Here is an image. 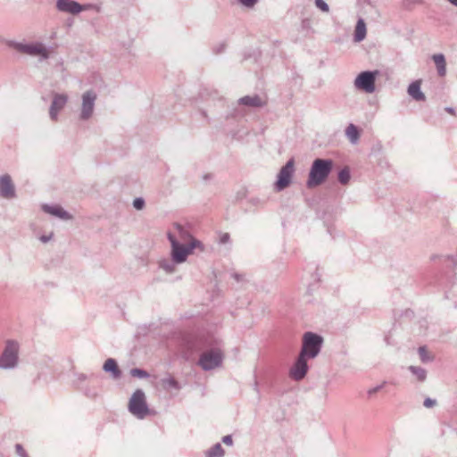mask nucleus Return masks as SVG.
Returning a JSON list of instances; mask_svg holds the SVG:
<instances>
[{
	"mask_svg": "<svg viewBox=\"0 0 457 457\" xmlns=\"http://www.w3.org/2000/svg\"><path fill=\"white\" fill-rule=\"evenodd\" d=\"M168 240L170 243V256L172 261L177 264L183 263L187 261L189 254L193 253L194 249L204 250L203 243L195 238H191L187 244H183L179 241L176 235L169 232L167 234Z\"/></svg>",
	"mask_w": 457,
	"mask_h": 457,
	"instance_id": "f257e3e1",
	"label": "nucleus"
},
{
	"mask_svg": "<svg viewBox=\"0 0 457 457\" xmlns=\"http://www.w3.org/2000/svg\"><path fill=\"white\" fill-rule=\"evenodd\" d=\"M333 168V161L330 159L317 158L313 161L309 178L307 180V187H312L319 186L325 181Z\"/></svg>",
	"mask_w": 457,
	"mask_h": 457,
	"instance_id": "f03ea898",
	"label": "nucleus"
},
{
	"mask_svg": "<svg viewBox=\"0 0 457 457\" xmlns=\"http://www.w3.org/2000/svg\"><path fill=\"white\" fill-rule=\"evenodd\" d=\"M6 45L19 53L25 54L30 56H39L42 60L49 58V52L43 43L36 42L31 44H25L13 40H9Z\"/></svg>",
	"mask_w": 457,
	"mask_h": 457,
	"instance_id": "7ed1b4c3",
	"label": "nucleus"
},
{
	"mask_svg": "<svg viewBox=\"0 0 457 457\" xmlns=\"http://www.w3.org/2000/svg\"><path fill=\"white\" fill-rule=\"evenodd\" d=\"M322 344L323 338L321 336L313 332H305L303 336L300 353L309 359H313L320 353Z\"/></svg>",
	"mask_w": 457,
	"mask_h": 457,
	"instance_id": "20e7f679",
	"label": "nucleus"
},
{
	"mask_svg": "<svg viewBox=\"0 0 457 457\" xmlns=\"http://www.w3.org/2000/svg\"><path fill=\"white\" fill-rule=\"evenodd\" d=\"M19 345L16 341L8 340L0 355V369L12 370L18 364Z\"/></svg>",
	"mask_w": 457,
	"mask_h": 457,
	"instance_id": "39448f33",
	"label": "nucleus"
},
{
	"mask_svg": "<svg viewBox=\"0 0 457 457\" xmlns=\"http://www.w3.org/2000/svg\"><path fill=\"white\" fill-rule=\"evenodd\" d=\"M129 411L137 419H144L149 413V408L143 390L137 389L133 393L129 400Z\"/></svg>",
	"mask_w": 457,
	"mask_h": 457,
	"instance_id": "423d86ee",
	"label": "nucleus"
},
{
	"mask_svg": "<svg viewBox=\"0 0 457 457\" xmlns=\"http://www.w3.org/2000/svg\"><path fill=\"white\" fill-rule=\"evenodd\" d=\"M223 353L218 349H211L203 353L198 360V365L204 370H212L222 364Z\"/></svg>",
	"mask_w": 457,
	"mask_h": 457,
	"instance_id": "0eeeda50",
	"label": "nucleus"
},
{
	"mask_svg": "<svg viewBox=\"0 0 457 457\" xmlns=\"http://www.w3.org/2000/svg\"><path fill=\"white\" fill-rule=\"evenodd\" d=\"M378 75V71H361L354 80V87L366 93H373L375 91V83Z\"/></svg>",
	"mask_w": 457,
	"mask_h": 457,
	"instance_id": "6e6552de",
	"label": "nucleus"
},
{
	"mask_svg": "<svg viewBox=\"0 0 457 457\" xmlns=\"http://www.w3.org/2000/svg\"><path fill=\"white\" fill-rule=\"evenodd\" d=\"M96 98L97 95L92 89L83 93L81 96V111L79 114V119L81 120H87L92 117Z\"/></svg>",
	"mask_w": 457,
	"mask_h": 457,
	"instance_id": "1a4fd4ad",
	"label": "nucleus"
},
{
	"mask_svg": "<svg viewBox=\"0 0 457 457\" xmlns=\"http://www.w3.org/2000/svg\"><path fill=\"white\" fill-rule=\"evenodd\" d=\"M294 166L295 161L293 158H291L280 169L278 174V179L275 183V187L277 191H282L290 185L292 176L294 173Z\"/></svg>",
	"mask_w": 457,
	"mask_h": 457,
	"instance_id": "9d476101",
	"label": "nucleus"
},
{
	"mask_svg": "<svg viewBox=\"0 0 457 457\" xmlns=\"http://www.w3.org/2000/svg\"><path fill=\"white\" fill-rule=\"evenodd\" d=\"M307 357L299 353L295 362L289 370V376L295 381L304 378L308 372Z\"/></svg>",
	"mask_w": 457,
	"mask_h": 457,
	"instance_id": "9b49d317",
	"label": "nucleus"
},
{
	"mask_svg": "<svg viewBox=\"0 0 457 457\" xmlns=\"http://www.w3.org/2000/svg\"><path fill=\"white\" fill-rule=\"evenodd\" d=\"M68 102V96L65 94L54 93L53 101L49 108L50 119L54 121L57 120L59 112L62 111Z\"/></svg>",
	"mask_w": 457,
	"mask_h": 457,
	"instance_id": "f8f14e48",
	"label": "nucleus"
},
{
	"mask_svg": "<svg viewBox=\"0 0 457 457\" xmlns=\"http://www.w3.org/2000/svg\"><path fill=\"white\" fill-rule=\"evenodd\" d=\"M56 8L62 12L78 14L80 12L87 10V5H81L79 3L73 0H57Z\"/></svg>",
	"mask_w": 457,
	"mask_h": 457,
	"instance_id": "ddd939ff",
	"label": "nucleus"
},
{
	"mask_svg": "<svg viewBox=\"0 0 457 457\" xmlns=\"http://www.w3.org/2000/svg\"><path fill=\"white\" fill-rule=\"evenodd\" d=\"M16 196L15 187L8 174L0 177V197L12 199Z\"/></svg>",
	"mask_w": 457,
	"mask_h": 457,
	"instance_id": "4468645a",
	"label": "nucleus"
},
{
	"mask_svg": "<svg viewBox=\"0 0 457 457\" xmlns=\"http://www.w3.org/2000/svg\"><path fill=\"white\" fill-rule=\"evenodd\" d=\"M43 211L52 216L57 217L63 220H69L72 219V216L66 212L61 205L58 204H44L42 206Z\"/></svg>",
	"mask_w": 457,
	"mask_h": 457,
	"instance_id": "2eb2a0df",
	"label": "nucleus"
},
{
	"mask_svg": "<svg viewBox=\"0 0 457 457\" xmlns=\"http://www.w3.org/2000/svg\"><path fill=\"white\" fill-rule=\"evenodd\" d=\"M103 370L105 372L110 373L113 379H118L122 375L116 360L112 358H109L104 361Z\"/></svg>",
	"mask_w": 457,
	"mask_h": 457,
	"instance_id": "dca6fc26",
	"label": "nucleus"
},
{
	"mask_svg": "<svg viewBox=\"0 0 457 457\" xmlns=\"http://www.w3.org/2000/svg\"><path fill=\"white\" fill-rule=\"evenodd\" d=\"M420 85L421 83L420 80H415L411 82L408 87L407 93L415 101L423 102L426 100V96L420 89Z\"/></svg>",
	"mask_w": 457,
	"mask_h": 457,
	"instance_id": "f3484780",
	"label": "nucleus"
},
{
	"mask_svg": "<svg viewBox=\"0 0 457 457\" xmlns=\"http://www.w3.org/2000/svg\"><path fill=\"white\" fill-rule=\"evenodd\" d=\"M238 103L249 107H262L265 105V102L257 95L241 97Z\"/></svg>",
	"mask_w": 457,
	"mask_h": 457,
	"instance_id": "a211bd4d",
	"label": "nucleus"
},
{
	"mask_svg": "<svg viewBox=\"0 0 457 457\" xmlns=\"http://www.w3.org/2000/svg\"><path fill=\"white\" fill-rule=\"evenodd\" d=\"M174 228L177 231L176 237L179 242H181L183 244H187L188 242L191 241V238H194L192 237V235L190 234V232L187 228H185L183 226L176 223L174 225Z\"/></svg>",
	"mask_w": 457,
	"mask_h": 457,
	"instance_id": "6ab92c4d",
	"label": "nucleus"
},
{
	"mask_svg": "<svg viewBox=\"0 0 457 457\" xmlns=\"http://www.w3.org/2000/svg\"><path fill=\"white\" fill-rule=\"evenodd\" d=\"M432 59L436 66L437 73L440 77H444L446 74L445 58L443 54H436L432 56Z\"/></svg>",
	"mask_w": 457,
	"mask_h": 457,
	"instance_id": "aec40b11",
	"label": "nucleus"
},
{
	"mask_svg": "<svg viewBox=\"0 0 457 457\" xmlns=\"http://www.w3.org/2000/svg\"><path fill=\"white\" fill-rule=\"evenodd\" d=\"M366 37V24L363 19H359L354 30V40L356 42L362 41Z\"/></svg>",
	"mask_w": 457,
	"mask_h": 457,
	"instance_id": "412c9836",
	"label": "nucleus"
},
{
	"mask_svg": "<svg viewBox=\"0 0 457 457\" xmlns=\"http://www.w3.org/2000/svg\"><path fill=\"white\" fill-rule=\"evenodd\" d=\"M345 135L349 141L355 145L358 143L360 138V131L354 124H349L345 129Z\"/></svg>",
	"mask_w": 457,
	"mask_h": 457,
	"instance_id": "4be33fe9",
	"label": "nucleus"
},
{
	"mask_svg": "<svg viewBox=\"0 0 457 457\" xmlns=\"http://www.w3.org/2000/svg\"><path fill=\"white\" fill-rule=\"evenodd\" d=\"M175 264L177 263L174 262L172 259H162L159 262V268L163 270L167 274H172L176 271Z\"/></svg>",
	"mask_w": 457,
	"mask_h": 457,
	"instance_id": "5701e85b",
	"label": "nucleus"
},
{
	"mask_svg": "<svg viewBox=\"0 0 457 457\" xmlns=\"http://www.w3.org/2000/svg\"><path fill=\"white\" fill-rule=\"evenodd\" d=\"M225 451L220 443L215 444L205 453V457H223Z\"/></svg>",
	"mask_w": 457,
	"mask_h": 457,
	"instance_id": "b1692460",
	"label": "nucleus"
},
{
	"mask_svg": "<svg viewBox=\"0 0 457 457\" xmlns=\"http://www.w3.org/2000/svg\"><path fill=\"white\" fill-rule=\"evenodd\" d=\"M409 370L416 376L418 381L424 382L427 378V370L421 367L418 366H410Z\"/></svg>",
	"mask_w": 457,
	"mask_h": 457,
	"instance_id": "393cba45",
	"label": "nucleus"
},
{
	"mask_svg": "<svg viewBox=\"0 0 457 457\" xmlns=\"http://www.w3.org/2000/svg\"><path fill=\"white\" fill-rule=\"evenodd\" d=\"M162 385L165 390H179L181 388L179 383L172 377L162 378Z\"/></svg>",
	"mask_w": 457,
	"mask_h": 457,
	"instance_id": "a878e982",
	"label": "nucleus"
},
{
	"mask_svg": "<svg viewBox=\"0 0 457 457\" xmlns=\"http://www.w3.org/2000/svg\"><path fill=\"white\" fill-rule=\"evenodd\" d=\"M95 378H96V376L94 373H91V374L77 373V374H75L74 383H75L76 386L79 388V385L84 386V383L87 380H91Z\"/></svg>",
	"mask_w": 457,
	"mask_h": 457,
	"instance_id": "bb28decb",
	"label": "nucleus"
},
{
	"mask_svg": "<svg viewBox=\"0 0 457 457\" xmlns=\"http://www.w3.org/2000/svg\"><path fill=\"white\" fill-rule=\"evenodd\" d=\"M351 179L350 170L348 167H345L338 172V181L342 185H346Z\"/></svg>",
	"mask_w": 457,
	"mask_h": 457,
	"instance_id": "cd10ccee",
	"label": "nucleus"
},
{
	"mask_svg": "<svg viewBox=\"0 0 457 457\" xmlns=\"http://www.w3.org/2000/svg\"><path fill=\"white\" fill-rule=\"evenodd\" d=\"M418 353L422 362L428 363L433 361V357L428 353L425 346H420Z\"/></svg>",
	"mask_w": 457,
	"mask_h": 457,
	"instance_id": "c85d7f7f",
	"label": "nucleus"
},
{
	"mask_svg": "<svg viewBox=\"0 0 457 457\" xmlns=\"http://www.w3.org/2000/svg\"><path fill=\"white\" fill-rule=\"evenodd\" d=\"M130 375L134 378H147L149 377V373L147 371L138 368L131 369Z\"/></svg>",
	"mask_w": 457,
	"mask_h": 457,
	"instance_id": "c756f323",
	"label": "nucleus"
},
{
	"mask_svg": "<svg viewBox=\"0 0 457 457\" xmlns=\"http://www.w3.org/2000/svg\"><path fill=\"white\" fill-rule=\"evenodd\" d=\"M79 389L81 390L85 395H87L89 398H96L97 395V393L95 389L89 388L87 386H79Z\"/></svg>",
	"mask_w": 457,
	"mask_h": 457,
	"instance_id": "7c9ffc66",
	"label": "nucleus"
},
{
	"mask_svg": "<svg viewBox=\"0 0 457 457\" xmlns=\"http://www.w3.org/2000/svg\"><path fill=\"white\" fill-rule=\"evenodd\" d=\"M315 5L323 12H329V6L324 0H314Z\"/></svg>",
	"mask_w": 457,
	"mask_h": 457,
	"instance_id": "2f4dec72",
	"label": "nucleus"
},
{
	"mask_svg": "<svg viewBox=\"0 0 457 457\" xmlns=\"http://www.w3.org/2000/svg\"><path fill=\"white\" fill-rule=\"evenodd\" d=\"M145 200L142 197H137L133 201V207L136 210H142L145 207Z\"/></svg>",
	"mask_w": 457,
	"mask_h": 457,
	"instance_id": "473e14b6",
	"label": "nucleus"
},
{
	"mask_svg": "<svg viewBox=\"0 0 457 457\" xmlns=\"http://www.w3.org/2000/svg\"><path fill=\"white\" fill-rule=\"evenodd\" d=\"M15 452H16V454L20 457H29L25 449L23 448V446L21 444L15 445Z\"/></svg>",
	"mask_w": 457,
	"mask_h": 457,
	"instance_id": "72a5a7b5",
	"label": "nucleus"
},
{
	"mask_svg": "<svg viewBox=\"0 0 457 457\" xmlns=\"http://www.w3.org/2000/svg\"><path fill=\"white\" fill-rule=\"evenodd\" d=\"M242 5L247 8H253L258 2V0H237Z\"/></svg>",
	"mask_w": 457,
	"mask_h": 457,
	"instance_id": "f704fd0d",
	"label": "nucleus"
},
{
	"mask_svg": "<svg viewBox=\"0 0 457 457\" xmlns=\"http://www.w3.org/2000/svg\"><path fill=\"white\" fill-rule=\"evenodd\" d=\"M386 384V381H384L382 384H380V385H378V386H375V387H372V388L369 389V390H368V392H367L368 395H369V396H370V395H372L373 394L378 393L379 390H381V389L384 387V386H385Z\"/></svg>",
	"mask_w": 457,
	"mask_h": 457,
	"instance_id": "c9c22d12",
	"label": "nucleus"
},
{
	"mask_svg": "<svg viewBox=\"0 0 457 457\" xmlns=\"http://www.w3.org/2000/svg\"><path fill=\"white\" fill-rule=\"evenodd\" d=\"M423 405L426 408H432V407L436 405V401L435 399L430 398V397H427L424 400Z\"/></svg>",
	"mask_w": 457,
	"mask_h": 457,
	"instance_id": "e433bc0d",
	"label": "nucleus"
},
{
	"mask_svg": "<svg viewBox=\"0 0 457 457\" xmlns=\"http://www.w3.org/2000/svg\"><path fill=\"white\" fill-rule=\"evenodd\" d=\"M229 240H230V236H229L228 233H223L220 237V244H223V245L227 244V243L229 242Z\"/></svg>",
	"mask_w": 457,
	"mask_h": 457,
	"instance_id": "4c0bfd02",
	"label": "nucleus"
},
{
	"mask_svg": "<svg viewBox=\"0 0 457 457\" xmlns=\"http://www.w3.org/2000/svg\"><path fill=\"white\" fill-rule=\"evenodd\" d=\"M222 442L227 445H233V439L230 435L224 436L222 437Z\"/></svg>",
	"mask_w": 457,
	"mask_h": 457,
	"instance_id": "58836bf2",
	"label": "nucleus"
},
{
	"mask_svg": "<svg viewBox=\"0 0 457 457\" xmlns=\"http://www.w3.org/2000/svg\"><path fill=\"white\" fill-rule=\"evenodd\" d=\"M53 235H54L53 233H50L49 235H43V236H41V237H39V239H40V241H41L42 243H45V244H46V243L49 242V241L52 239Z\"/></svg>",
	"mask_w": 457,
	"mask_h": 457,
	"instance_id": "ea45409f",
	"label": "nucleus"
},
{
	"mask_svg": "<svg viewBox=\"0 0 457 457\" xmlns=\"http://www.w3.org/2000/svg\"><path fill=\"white\" fill-rule=\"evenodd\" d=\"M232 278H234L237 282L245 281L244 274H239V273L235 272L232 274Z\"/></svg>",
	"mask_w": 457,
	"mask_h": 457,
	"instance_id": "a19ab883",
	"label": "nucleus"
},
{
	"mask_svg": "<svg viewBox=\"0 0 457 457\" xmlns=\"http://www.w3.org/2000/svg\"><path fill=\"white\" fill-rule=\"evenodd\" d=\"M445 111L451 114H454L455 112H454V109L453 107H446L445 108Z\"/></svg>",
	"mask_w": 457,
	"mask_h": 457,
	"instance_id": "79ce46f5",
	"label": "nucleus"
},
{
	"mask_svg": "<svg viewBox=\"0 0 457 457\" xmlns=\"http://www.w3.org/2000/svg\"><path fill=\"white\" fill-rule=\"evenodd\" d=\"M453 5L457 6V0H448Z\"/></svg>",
	"mask_w": 457,
	"mask_h": 457,
	"instance_id": "37998d69",
	"label": "nucleus"
},
{
	"mask_svg": "<svg viewBox=\"0 0 457 457\" xmlns=\"http://www.w3.org/2000/svg\"><path fill=\"white\" fill-rule=\"evenodd\" d=\"M452 262H454L455 257L453 255L448 257Z\"/></svg>",
	"mask_w": 457,
	"mask_h": 457,
	"instance_id": "c03bdc74",
	"label": "nucleus"
}]
</instances>
